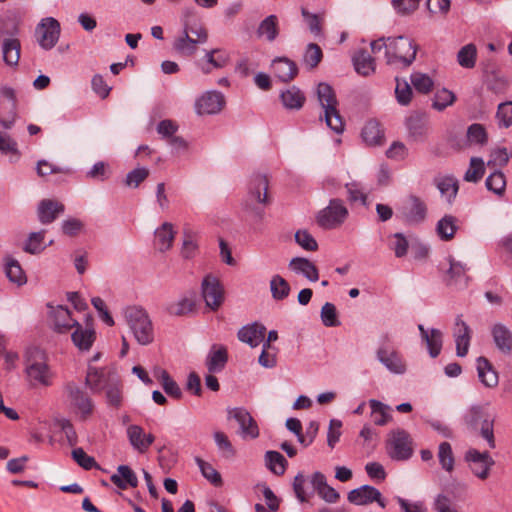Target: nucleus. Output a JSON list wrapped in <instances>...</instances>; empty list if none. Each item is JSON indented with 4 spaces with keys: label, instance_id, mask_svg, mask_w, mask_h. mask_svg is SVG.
<instances>
[{
    "label": "nucleus",
    "instance_id": "4d7b16f0",
    "mask_svg": "<svg viewBox=\"0 0 512 512\" xmlns=\"http://www.w3.org/2000/svg\"><path fill=\"white\" fill-rule=\"evenodd\" d=\"M449 271L448 274L450 278L455 282L459 283L463 286H467L468 284V276H466L467 268L461 262L455 261L453 259H449Z\"/></svg>",
    "mask_w": 512,
    "mask_h": 512
},
{
    "label": "nucleus",
    "instance_id": "13d9d810",
    "mask_svg": "<svg viewBox=\"0 0 512 512\" xmlns=\"http://www.w3.org/2000/svg\"><path fill=\"white\" fill-rule=\"evenodd\" d=\"M495 117L500 128L512 126V101L500 103Z\"/></svg>",
    "mask_w": 512,
    "mask_h": 512
},
{
    "label": "nucleus",
    "instance_id": "79ce46f5",
    "mask_svg": "<svg viewBox=\"0 0 512 512\" xmlns=\"http://www.w3.org/2000/svg\"><path fill=\"white\" fill-rule=\"evenodd\" d=\"M281 101L287 109H300L304 102L305 96L297 87L293 86L281 93Z\"/></svg>",
    "mask_w": 512,
    "mask_h": 512
},
{
    "label": "nucleus",
    "instance_id": "0eeeda50",
    "mask_svg": "<svg viewBox=\"0 0 512 512\" xmlns=\"http://www.w3.org/2000/svg\"><path fill=\"white\" fill-rule=\"evenodd\" d=\"M349 216V211L340 199H331L329 204L316 216L317 224L325 230L341 227Z\"/></svg>",
    "mask_w": 512,
    "mask_h": 512
},
{
    "label": "nucleus",
    "instance_id": "338daca9",
    "mask_svg": "<svg viewBox=\"0 0 512 512\" xmlns=\"http://www.w3.org/2000/svg\"><path fill=\"white\" fill-rule=\"evenodd\" d=\"M467 139L470 143L485 144L488 140L485 127L479 123L470 125L467 129Z\"/></svg>",
    "mask_w": 512,
    "mask_h": 512
},
{
    "label": "nucleus",
    "instance_id": "c756f323",
    "mask_svg": "<svg viewBox=\"0 0 512 512\" xmlns=\"http://www.w3.org/2000/svg\"><path fill=\"white\" fill-rule=\"evenodd\" d=\"M62 212H64V205L58 201L45 199L38 205V217L42 224L53 222Z\"/></svg>",
    "mask_w": 512,
    "mask_h": 512
},
{
    "label": "nucleus",
    "instance_id": "774afa93",
    "mask_svg": "<svg viewBox=\"0 0 512 512\" xmlns=\"http://www.w3.org/2000/svg\"><path fill=\"white\" fill-rule=\"evenodd\" d=\"M296 243L306 251H316L318 244L315 238L307 230H298L295 233Z\"/></svg>",
    "mask_w": 512,
    "mask_h": 512
},
{
    "label": "nucleus",
    "instance_id": "a878e982",
    "mask_svg": "<svg viewBox=\"0 0 512 512\" xmlns=\"http://www.w3.org/2000/svg\"><path fill=\"white\" fill-rule=\"evenodd\" d=\"M422 341L426 343L429 355L436 358L442 349V332L438 329L427 330L422 324L418 325Z\"/></svg>",
    "mask_w": 512,
    "mask_h": 512
},
{
    "label": "nucleus",
    "instance_id": "f8f14e48",
    "mask_svg": "<svg viewBox=\"0 0 512 512\" xmlns=\"http://www.w3.org/2000/svg\"><path fill=\"white\" fill-rule=\"evenodd\" d=\"M48 309L49 322L55 332L65 334L78 325V321L72 317L71 311L67 307L48 305Z\"/></svg>",
    "mask_w": 512,
    "mask_h": 512
},
{
    "label": "nucleus",
    "instance_id": "cd10ccee",
    "mask_svg": "<svg viewBox=\"0 0 512 512\" xmlns=\"http://www.w3.org/2000/svg\"><path fill=\"white\" fill-rule=\"evenodd\" d=\"M268 179L265 175H254L249 184V198L257 203L266 204L268 202Z\"/></svg>",
    "mask_w": 512,
    "mask_h": 512
},
{
    "label": "nucleus",
    "instance_id": "f257e3e1",
    "mask_svg": "<svg viewBox=\"0 0 512 512\" xmlns=\"http://www.w3.org/2000/svg\"><path fill=\"white\" fill-rule=\"evenodd\" d=\"M385 48L387 63L390 65L410 66L415 60L417 45L405 36L381 38L371 42L373 53Z\"/></svg>",
    "mask_w": 512,
    "mask_h": 512
},
{
    "label": "nucleus",
    "instance_id": "8fccbe9b",
    "mask_svg": "<svg viewBox=\"0 0 512 512\" xmlns=\"http://www.w3.org/2000/svg\"><path fill=\"white\" fill-rule=\"evenodd\" d=\"M485 173L484 161L478 157H472L470 165L464 174V180L476 183L480 181Z\"/></svg>",
    "mask_w": 512,
    "mask_h": 512
},
{
    "label": "nucleus",
    "instance_id": "a211bd4d",
    "mask_svg": "<svg viewBox=\"0 0 512 512\" xmlns=\"http://www.w3.org/2000/svg\"><path fill=\"white\" fill-rule=\"evenodd\" d=\"M427 207L423 200L415 195H410L401 207L403 218L412 224H419L426 218Z\"/></svg>",
    "mask_w": 512,
    "mask_h": 512
},
{
    "label": "nucleus",
    "instance_id": "680f3d73",
    "mask_svg": "<svg viewBox=\"0 0 512 512\" xmlns=\"http://www.w3.org/2000/svg\"><path fill=\"white\" fill-rule=\"evenodd\" d=\"M214 440L219 451L221 452V455L224 458L230 459L235 456L236 450L233 447L230 440L228 439V437L226 436V434H224L221 431H217L214 433Z\"/></svg>",
    "mask_w": 512,
    "mask_h": 512
},
{
    "label": "nucleus",
    "instance_id": "0e129e2a",
    "mask_svg": "<svg viewBox=\"0 0 512 512\" xmlns=\"http://www.w3.org/2000/svg\"><path fill=\"white\" fill-rule=\"evenodd\" d=\"M412 89L409 83L405 80L396 79L395 96L397 102L402 106H407L412 99Z\"/></svg>",
    "mask_w": 512,
    "mask_h": 512
},
{
    "label": "nucleus",
    "instance_id": "dca6fc26",
    "mask_svg": "<svg viewBox=\"0 0 512 512\" xmlns=\"http://www.w3.org/2000/svg\"><path fill=\"white\" fill-rule=\"evenodd\" d=\"M126 436L133 450L139 454H145L155 441L152 433L145 432L144 428L137 424L127 426Z\"/></svg>",
    "mask_w": 512,
    "mask_h": 512
},
{
    "label": "nucleus",
    "instance_id": "5fc2aeb1",
    "mask_svg": "<svg viewBox=\"0 0 512 512\" xmlns=\"http://www.w3.org/2000/svg\"><path fill=\"white\" fill-rule=\"evenodd\" d=\"M485 185L488 190L501 196L504 194L506 188L505 175L501 171H494L487 177Z\"/></svg>",
    "mask_w": 512,
    "mask_h": 512
},
{
    "label": "nucleus",
    "instance_id": "37998d69",
    "mask_svg": "<svg viewBox=\"0 0 512 512\" xmlns=\"http://www.w3.org/2000/svg\"><path fill=\"white\" fill-rule=\"evenodd\" d=\"M155 376L159 379L162 388L169 396L179 399L182 396V391L178 384L170 377L169 373L164 369L155 371Z\"/></svg>",
    "mask_w": 512,
    "mask_h": 512
},
{
    "label": "nucleus",
    "instance_id": "7c9ffc66",
    "mask_svg": "<svg viewBox=\"0 0 512 512\" xmlns=\"http://www.w3.org/2000/svg\"><path fill=\"white\" fill-rule=\"evenodd\" d=\"M111 482L119 489L125 490L128 487L135 488L138 485V478L135 472L127 465H120L117 473L110 477Z\"/></svg>",
    "mask_w": 512,
    "mask_h": 512
},
{
    "label": "nucleus",
    "instance_id": "9b49d317",
    "mask_svg": "<svg viewBox=\"0 0 512 512\" xmlns=\"http://www.w3.org/2000/svg\"><path fill=\"white\" fill-rule=\"evenodd\" d=\"M117 379V373L113 368L89 367L86 375V385L92 392L99 393L108 388Z\"/></svg>",
    "mask_w": 512,
    "mask_h": 512
},
{
    "label": "nucleus",
    "instance_id": "ddd939ff",
    "mask_svg": "<svg viewBox=\"0 0 512 512\" xmlns=\"http://www.w3.org/2000/svg\"><path fill=\"white\" fill-rule=\"evenodd\" d=\"M201 288L207 307L211 310H217L224 301V289L218 278L210 274L205 276Z\"/></svg>",
    "mask_w": 512,
    "mask_h": 512
},
{
    "label": "nucleus",
    "instance_id": "6ab92c4d",
    "mask_svg": "<svg viewBox=\"0 0 512 512\" xmlns=\"http://www.w3.org/2000/svg\"><path fill=\"white\" fill-rule=\"evenodd\" d=\"M348 500L356 505H367L372 502H377L382 508H385L386 506L381 492L370 485H363L350 491L348 494Z\"/></svg>",
    "mask_w": 512,
    "mask_h": 512
},
{
    "label": "nucleus",
    "instance_id": "bb28decb",
    "mask_svg": "<svg viewBox=\"0 0 512 512\" xmlns=\"http://www.w3.org/2000/svg\"><path fill=\"white\" fill-rule=\"evenodd\" d=\"M289 268L296 274L304 276L311 282H316L319 279V272L317 267L307 258H292L289 262Z\"/></svg>",
    "mask_w": 512,
    "mask_h": 512
},
{
    "label": "nucleus",
    "instance_id": "f03ea898",
    "mask_svg": "<svg viewBox=\"0 0 512 512\" xmlns=\"http://www.w3.org/2000/svg\"><path fill=\"white\" fill-rule=\"evenodd\" d=\"M24 373L28 386L34 389L51 387L56 379V372L49 365L47 356L39 349L28 352Z\"/></svg>",
    "mask_w": 512,
    "mask_h": 512
},
{
    "label": "nucleus",
    "instance_id": "bf43d9fd",
    "mask_svg": "<svg viewBox=\"0 0 512 512\" xmlns=\"http://www.w3.org/2000/svg\"><path fill=\"white\" fill-rule=\"evenodd\" d=\"M44 235L45 231L31 233L23 247L24 251L30 254H38L43 251L45 249Z\"/></svg>",
    "mask_w": 512,
    "mask_h": 512
},
{
    "label": "nucleus",
    "instance_id": "c85d7f7f",
    "mask_svg": "<svg viewBox=\"0 0 512 512\" xmlns=\"http://www.w3.org/2000/svg\"><path fill=\"white\" fill-rule=\"evenodd\" d=\"M272 70L275 76L283 82L292 80L298 73L296 63L286 57L275 59L272 63Z\"/></svg>",
    "mask_w": 512,
    "mask_h": 512
},
{
    "label": "nucleus",
    "instance_id": "603ef678",
    "mask_svg": "<svg viewBox=\"0 0 512 512\" xmlns=\"http://www.w3.org/2000/svg\"><path fill=\"white\" fill-rule=\"evenodd\" d=\"M195 462L197 463L202 475L211 484L218 487L222 485V478L220 473L208 462L203 459L196 457Z\"/></svg>",
    "mask_w": 512,
    "mask_h": 512
},
{
    "label": "nucleus",
    "instance_id": "69168bd1",
    "mask_svg": "<svg viewBox=\"0 0 512 512\" xmlns=\"http://www.w3.org/2000/svg\"><path fill=\"white\" fill-rule=\"evenodd\" d=\"M321 320L325 327H336L340 325L337 311L334 304L326 302L321 308Z\"/></svg>",
    "mask_w": 512,
    "mask_h": 512
},
{
    "label": "nucleus",
    "instance_id": "f3484780",
    "mask_svg": "<svg viewBox=\"0 0 512 512\" xmlns=\"http://www.w3.org/2000/svg\"><path fill=\"white\" fill-rule=\"evenodd\" d=\"M74 329L71 334L73 344L81 351L90 350L96 339L92 317L87 316L84 327L78 322V325L74 326Z\"/></svg>",
    "mask_w": 512,
    "mask_h": 512
},
{
    "label": "nucleus",
    "instance_id": "6e6d98bb",
    "mask_svg": "<svg viewBox=\"0 0 512 512\" xmlns=\"http://www.w3.org/2000/svg\"><path fill=\"white\" fill-rule=\"evenodd\" d=\"M476 56L477 50L475 45L467 44L459 50L457 60L460 66L470 69L476 64Z\"/></svg>",
    "mask_w": 512,
    "mask_h": 512
},
{
    "label": "nucleus",
    "instance_id": "c9c22d12",
    "mask_svg": "<svg viewBox=\"0 0 512 512\" xmlns=\"http://www.w3.org/2000/svg\"><path fill=\"white\" fill-rule=\"evenodd\" d=\"M352 60L354 68L358 74L362 76H369L375 72V60L367 51H357Z\"/></svg>",
    "mask_w": 512,
    "mask_h": 512
},
{
    "label": "nucleus",
    "instance_id": "412c9836",
    "mask_svg": "<svg viewBox=\"0 0 512 512\" xmlns=\"http://www.w3.org/2000/svg\"><path fill=\"white\" fill-rule=\"evenodd\" d=\"M225 99L222 93L218 91H208L204 93L195 104L198 114H216L222 110Z\"/></svg>",
    "mask_w": 512,
    "mask_h": 512
},
{
    "label": "nucleus",
    "instance_id": "f704fd0d",
    "mask_svg": "<svg viewBox=\"0 0 512 512\" xmlns=\"http://www.w3.org/2000/svg\"><path fill=\"white\" fill-rule=\"evenodd\" d=\"M493 340L497 348L503 353L512 351V333L503 324H495L492 328Z\"/></svg>",
    "mask_w": 512,
    "mask_h": 512
},
{
    "label": "nucleus",
    "instance_id": "de8ad7c7",
    "mask_svg": "<svg viewBox=\"0 0 512 512\" xmlns=\"http://www.w3.org/2000/svg\"><path fill=\"white\" fill-rule=\"evenodd\" d=\"M267 468L276 475H283L286 470L287 460L277 451H267L265 454Z\"/></svg>",
    "mask_w": 512,
    "mask_h": 512
},
{
    "label": "nucleus",
    "instance_id": "09e8293b",
    "mask_svg": "<svg viewBox=\"0 0 512 512\" xmlns=\"http://www.w3.org/2000/svg\"><path fill=\"white\" fill-rule=\"evenodd\" d=\"M270 291L275 300H283L289 296L290 285L280 275H274L270 280Z\"/></svg>",
    "mask_w": 512,
    "mask_h": 512
},
{
    "label": "nucleus",
    "instance_id": "4c0bfd02",
    "mask_svg": "<svg viewBox=\"0 0 512 512\" xmlns=\"http://www.w3.org/2000/svg\"><path fill=\"white\" fill-rule=\"evenodd\" d=\"M457 231V219L452 215H445L436 224V233L443 241L451 240Z\"/></svg>",
    "mask_w": 512,
    "mask_h": 512
},
{
    "label": "nucleus",
    "instance_id": "2f4dec72",
    "mask_svg": "<svg viewBox=\"0 0 512 512\" xmlns=\"http://www.w3.org/2000/svg\"><path fill=\"white\" fill-rule=\"evenodd\" d=\"M3 262L5 274L10 282L18 286L26 284L27 277L18 260L11 255H7Z\"/></svg>",
    "mask_w": 512,
    "mask_h": 512
},
{
    "label": "nucleus",
    "instance_id": "b1692460",
    "mask_svg": "<svg viewBox=\"0 0 512 512\" xmlns=\"http://www.w3.org/2000/svg\"><path fill=\"white\" fill-rule=\"evenodd\" d=\"M227 361V348L223 345L214 344L207 354L205 364L209 373H219L225 368Z\"/></svg>",
    "mask_w": 512,
    "mask_h": 512
},
{
    "label": "nucleus",
    "instance_id": "c03bdc74",
    "mask_svg": "<svg viewBox=\"0 0 512 512\" xmlns=\"http://www.w3.org/2000/svg\"><path fill=\"white\" fill-rule=\"evenodd\" d=\"M197 41L189 36L188 29H184L183 35L175 39L173 48L184 56H191L196 51Z\"/></svg>",
    "mask_w": 512,
    "mask_h": 512
},
{
    "label": "nucleus",
    "instance_id": "aec40b11",
    "mask_svg": "<svg viewBox=\"0 0 512 512\" xmlns=\"http://www.w3.org/2000/svg\"><path fill=\"white\" fill-rule=\"evenodd\" d=\"M230 417L238 422L243 439H255L259 436L258 425L246 409L235 408L230 411Z\"/></svg>",
    "mask_w": 512,
    "mask_h": 512
},
{
    "label": "nucleus",
    "instance_id": "72a5a7b5",
    "mask_svg": "<svg viewBox=\"0 0 512 512\" xmlns=\"http://www.w3.org/2000/svg\"><path fill=\"white\" fill-rule=\"evenodd\" d=\"M21 44L17 38H8L3 41L2 54L3 61L10 67L18 65L20 60Z\"/></svg>",
    "mask_w": 512,
    "mask_h": 512
},
{
    "label": "nucleus",
    "instance_id": "9d476101",
    "mask_svg": "<svg viewBox=\"0 0 512 512\" xmlns=\"http://www.w3.org/2000/svg\"><path fill=\"white\" fill-rule=\"evenodd\" d=\"M60 32V23L53 17H46L38 23L35 36L42 49L51 50L57 44Z\"/></svg>",
    "mask_w": 512,
    "mask_h": 512
},
{
    "label": "nucleus",
    "instance_id": "ea45409f",
    "mask_svg": "<svg viewBox=\"0 0 512 512\" xmlns=\"http://www.w3.org/2000/svg\"><path fill=\"white\" fill-rule=\"evenodd\" d=\"M437 458L441 468L447 472L452 473L455 466V457L450 443L441 442L438 446Z\"/></svg>",
    "mask_w": 512,
    "mask_h": 512
},
{
    "label": "nucleus",
    "instance_id": "58836bf2",
    "mask_svg": "<svg viewBox=\"0 0 512 512\" xmlns=\"http://www.w3.org/2000/svg\"><path fill=\"white\" fill-rule=\"evenodd\" d=\"M409 137L413 141H423L427 135V127L418 115H411L406 120Z\"/></svg>",
    "mask_w": 512,
    "mask_h": 512
},
{
    "label": "nucleus",
    "instance_id": "39448f33",
    "mask_svg": "<svg viewBox=\"0 0 512 512\" xmlns=\"http://www.w3.org/2000/svg\"><path fill=\"white\" fill-rule=\"evenodd\" d=\"M463 420L473 430L480 428L481 436L487 441L489 448H495L493 418L488 415L484 407L472 405L466 410Z\"/></svg>",
    "mask_w": 512,
    "mask_h": 512
},
{
    "label": "nucleus",
    "instance_id": "e2e57ef3",
    "mask_svg": "<svg viewBox=\"0 0 512 512\" xmlns=\"http://www.w3.org/2000/svg\"><path fill=\"white\" fill-rule=\"evenodd\" d=\"M437 187L440 193L445 196L449 202L455 198L458 192V182L453 177H444L440 179Z\"/></svg>",
    "mask_w": 512,
    "mask_h": 512
},
{
    "label": "nucleus",
    "instance_id": "864d4df0",
    "mask_svg": "<svg viewBox=\"0 0 512 512\" xmlns=\"http://www.w3.org/2000/svg\"><path fill=\"white\" fill-rule=\"evenodd\" d=\"M410 80H411L413 87L419 93H422V94H428L429 92L432 91L433 86H434L433 79L425 73L414 72L411 74Z\"/></svg>",
    "mask_w": 512,
    "mask_h": 512
},
{
    "label": "nucleus",
    "instance_id": "5701e85b",
    "mask_svg": "<svg viewBox=\"0 0 512 512\" xmlns=\"http://www.w3.org/2000/svg\"><path fill=\"white\" fill-rule=\"evenodd\" d=\"M266 328L264 325L254 322L243 326L237 333L238 339L255 348L260 345L265 337Z\"/></svg>",
    "mask_w": 512,
    "mask_h": 512
},
{
    "label": "nucleus",
    "instance_id": "1a4fd4ad",
    "mask_svg": "<svg viewBox=\"0 0 512 512\" xmlns=\"http://www.w3.org/2000/svg\"><path fill=\"white\" fill-rule=\"evenodd\" d=\"M378 361L393 374H404L406 364L401 355L395 350L390 343L388 335L381 338V344L376 351Z\"/></svg>",
    "mask_w": 512,
    "mask_h": 512
},
{
    "label": "nucleus",
    "instance_id": "3c124183",
    "mask_svg": "<svg viewBox=\"0 0 512 512\" xmlns=\"http://www.w3.org/2000/svg\"><path fill=\"white\" fill-rule=\"evenodd\" d=\"M455 101L456 95L452 91L442 88L436 91L432 106L437 111H443L453 105Z\"/></svg>",
    "mask_w": 512,
    "mask_h": 512
},
{
    "label": "nucleus",
    "instance_id": "20e7f679",
    "mask_svg": "<svg viewBox=\"0 0 512 512\" xmlns=\"http://www.w3.org/2000/svg\"><path fill=\"white\" fill-rule=\"evenodd\" d=\"M318 100L324 110V118L327 126L340 134L344 130V122L337 109L338 101L332 87L326 83H320L317 87Z\"/></svg>",
    "mask_w": 512,
    "mask_h": 512
},
{
    "label": "nucleus",
    "instance_id": "052dcab7",
    "mask_svg": "<svg viewBox=\"0 0 512 512\" xmlns=\"http://www.w3.org/2000/svg\"><path fill=\"white\" fill-rule=\"evenodd\" d=\"M323 53L315 43H309L303 55V61L310 69L315 68L322 60Z\"/></svg>",
    "mask_w": 512,
    "mask_h": 512
},
{
    "label": "nucleus",
    "instance_id": "423d86ee",
    "mask_svg": "<svg viewBox=\"0 0 512 512\" xmlns=\"http://www.w3.org/2000/svg\"><path fill=\"white\" fill-rule=\"evenodd\" d=\"M65 390L67 392L71 412L81 421H86L92 417L95 404L91 397L73 383H68Z\"/></svg>",
    "mask_w": 512,
    "mask_h": 512
},
{
    "label": "nucleus",
    "instance_id": "7ed1b4c3",
    "mask_svg": "<svg viewBox=\"0 0 512 512\" xmlns=\"http://www.w3.org/2000/svg\"><path fill=\"white\" fill-rule=\"evenodd\" d=\"M124 319L139 345L154 341V327L148 313L141 307L131 306L124 310Z\"/></svg>",
    "mask_w": 512,
    "mask_h": 512
},
{
    "label": "nucleus",
    "instance_id": "a18cd8bd",
    "mask_svg": "<svg viewBox=\"0 0 512 512\" xmlns=\"http://www.w3.org/2000/svg\"><path fill=\"white\" fill-rule=\"evenodd\" d=\"M258 36L265 37L268 41H274L278 36V18L275 15H269L259 25Z\"/></svg>",
    "mask_w": 512,
    "mask_h": 512
},
{
    "label": "nucleus",
    "instance_id": "a19ab883",
    "mask_svg": "<svg viewBox=\"0 0 512 512\" xmlns=\"http://www.w3.org/2000/svg\"><path fill=\"white\" fill-rule=\"evenodd\" d=\"M369 406L371 408V417L374 424L384 426L391 420L389 406L375 399L369 400Z\"/></svg>",
    "mask_w": 512,
    "mask_h": 512
},
{
    "label": "nucleus",
    "instance_id": "4be33fe9",
    "mask_svg": "<svg viewBox=\"0 0 512 512\" xmlns=\"http://www.w3.org/2000/svg\"><path fill=\"white\" fill-rule=\"evenodd\" d=\"M453 336L456 343L457 356H466L470 346L471 330L469 326L461 319V316H457L456 318L453 328Z\"/></svg>",
    "mask_w": 512,
    "mask_h": 512
},
{
    "label": "nucleus",
    "instance_id": "e433bc0d",
    "mask_svg": "<svg viewBox=\"0 0 512 512\" xmlns=\"http://www.w3.org/2000/svg\"><path fill=\"white\" fill-rule=\"evenodd\" d=\"M198 249V234L192 229L190 225H185L183 228V244L181 253L184 258H192Z\"/></svg>",
    "mask_w": 512,
    "mask_h": 512
},
{
    "label": "nucleus",
    "instance_id": "6e6552de",
    "mask_svg": "<svg viewBox=\"0 0 512 512\" xmlns=\"http://www.w3.org/2000/svg\"><path fill=\"white\" fill-rule=\"evenodd\" d=\"M386 450L393 460H408L413 454L412 439L403 429H395L388 435Z\"/></svg>",
    "mask_w": 512,
    "mask_h": 512
},
{
    "label": "nucleus",
    "instance_id": "393cba45",
    "mask_svg": "<svg viewBox=\"0 0 512 512\" xmlns=\"http://www.w3.org/2000/svg\"><path fill=\"white\" fill-rule=\"evenodd\" d=\"M476 368L479 380L484 386L494 388L498 385V373L487 358L483 356L478 357L476 360Z\"/></svg>",
    "mask_w": 512,
    "mask_h": 512
},
{
    "label": "nucleus",
    "instance_id": "473e14b6",
    "mask_svg": "<svg viewBox=\"0 0 512 512\" xmlns=\"http://www.w3.org/2000/svg\"><path fill=\"white\" fill-rule=\"evenodd\" d=\"M154 235V245L159 251L165 252L172 247L175 231L171 223H163L155 230Z\"/></svg>",
    "mask_w": 512,
    "mask_h": 512
},
{
    "label": "nucleus",
    "instance_id": "49530a36",
    "mask_svg": "<svg viewBox=\"0 0 512 512\" xmlns=\"http://www.w3.org/2000/svg\"><path fill=\"white\" fill-rule=\"evenodd\" d=\"M362 138L368 145L379 144L383 138V132L378 122L374 120L368 121L362 129Z\"/></svg>",
    "mask_w": 512,
    "mask_h": 512
},
{
    "label": "nucleus",
    "instance_id": "2eb2a0df",
    "mask_svg": "<svg viewBox=\"0 0 512 512\" xmlns=\"http://www.w3.org/2000/svg\"><path fill=\"white\" fill-rule=\"evenodd\" d=\"M465 459L471 464V470L479 479H486L494 465V460L489 452H479L476 449H469L465 454Z\"/></svg>",
    "mask_w": 512,
    "mask_h": 512
},
{
    "label": "nucleus",
    "instance_id": "4468645a",
    "mask_svg": "<svg viewBox=\"0 0 512 512\" xmlns=\"http://www.w3.org/2000/svg\"><path fill=\"white\" fill-rule=\"evenodd\" d=\"M16 96L10 87L0 89V124L5 129H10L16 119Z\"/></svg>",
    "mask_w": 512,
    "mask_h": 512
}]
</instances>
